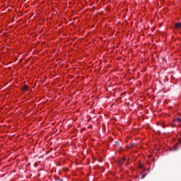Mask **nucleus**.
Returning <instances> with one entry per match:
<instances>
[{"instance_id": "obj_1", "label": "nucleus", "mask_w": 181, "mask_h": 181, "mask_svg": "<svg viewBox=\"0 0 181 181\" xmlns=\"http://www.w3.org/2000/svg\"><path fill=\"white\" fill-rule=\"evenodd\" d=\"M175 29H179L181 28V23H176L175 25Z\"/></svg>"}, {"instance_id": "obj_2", "label": "nucleus", "mask_w": 181, "mask_h": 181, "mask_svg": "<svg viewBox=\"0 0 181 181\" xmlns=\"http://www.w3.org/2000/svg\"><path fill=\"white\" fill-rule=\"evenodd\" d=\"M28 86H25L22 88V91H23V93H26V91H28Z\"/></svg>"}, {"instance_id": "obj_3", "label": "nucleus", "mask_w": 181, "mask_h": 181, "mask_svg": "<svg viewBox=\"0 0 181 181\" xmlns=\"http://www.w3.org/2000/svg\"><path fill=\"white\" fill-rule=\"evenodd\" d=\"M125 160H127V158L125 157H124L122 160H120L119 161V163H120V165H123L124 162H125Z\"/></svg>"}, {"instance_id": "obj_4", "label": "nucleus", "mask_w": 181, "mask_h": 181, "mask_svg": "<svg viewBox=\"0 0 181 181\" xmlns=\"http://www.w3.org/2000/svg\"><path fill=\"white\" fill-rule=\"evenodd\" d=\"M175 121H177V122L180 123L181 122V118L180 117H177V119H175Z\"/></svg>"}, {"instance_id": "obj_5", "label": "nucleus", "mask_w": 181, "mask_h": 181, "mask_svg": "<svg viewBox=\"0 0 181 181\" xmlns=\"http://www.w3.org/2000/svg\"><path fill=\"white\" fill-rule=\"evenodd\" d=\"M136 145L134 143H132L130 145V148H135Z\"/></svg>"}, {"instance_id": "obj_6", "label": "nucleus", "mask_w": 181, "mask_h": 181, "mask_svg": "<svg viewBox=\"0 0 181 181\" xmlns=\"http://www.w3.org/2000/svg\"><path fill=\"white\" fill-rule=\"evenodd\" d=\"M139 169H142L144 168V164L140 163L139 165Z\"/></svg>"}, {"instance_id": "obj_7", "label": "nucleus", "mask_w": 181, "mask_h": 181, "mask_svg": "<svg viewBox=\"0 0 181 181\" xmlns=\"http://www.w3.org/2000/svg\"><path fill=\"white\" fill-rule=\"evenodd\" d=\"M146 177V174L141 175V179H145Z\"/></svg>"}, {"instance_id": "obj_8", "label": "nucleus", "mask_w": 181, "mask_h": 181, "mask_svg": "<svg viewBox=\"0 0 181 181\" xmlns=\"http://www.w3.org/2000/svg\"><path fill=\"white\" fill-rule=\"evenodd\" d=\"M115 145H116V146H118V145H119V141H116Z\"/></svg>"}, {"instance_id": "obj_9", "label": "nucleus", "mask_w": 181, "mask_h": 181, "mask_svg": "<svg viewBox=\"0 0 181 181\" xmlns=\"http://www.w3.org/2000/svg\"><path fill=\"white\" fill-rule=\"evenodd\" d=\"M174 150L177 151V146H175Z\"/></svg>"}]
</instances>
